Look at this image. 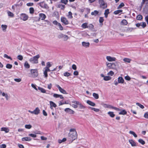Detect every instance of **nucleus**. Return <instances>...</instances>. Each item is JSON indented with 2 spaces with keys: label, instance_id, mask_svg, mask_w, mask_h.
Returning a JSON list of instances; mask_svg holds the SVG:
<instances>
[{
  "label": "nucleus",
  "instance_id": "45",
  "mask_svg": "<svg viewBox=\"0 0 148 148\" xmlns=\"http://www.w3.org/2000/svg\"><path fill=\"white\" fill-rule=\"evenodd\" d=\"M66 138H63L62 140H58V142L59 143H61L62 142H64L66 140Z\"/></svg>",
  "mask_w": 148,
  "mask_h": 148
},
{
  "label": "nucleus",
  "instance_id": "52",
  "mask_svg": "<svg viewBox=\"0 0 148 148\" xmlns=\"http://www.w3.org/2000/svg\"><path fill=\"white\" fill-rule=\"evenodd\" d=\"M69 104L68 103H67L66 101H65L64 102L62 103L61 101H60L59 102V106H60L64 104Z\"/></svg>",
  "mask_w": 148,
  "mask_h": 148
},
{
  "label": "nucleus",
  "instance_id": "17",
  "mask_svg": "<svg viewBox=\"0 0 148 148\" xmlns=\"http://www.w3.org/2000/svg\"><path fill=\"white\" fill-rule=\"evenodd\" d=\"M100 75L101 77H103V79L105 81H108L111 79L110 77L108 76H105L103 74H101Z\"/></svg>",
  "mask_w": 148,
  "mask_h": 148
},
{
  "label": "nucleus",
  "instance_id": "30",
  "mask_svg": "<svg viewBox=\"0 0 148 148\" xmlns=\"http://www.w3.org/2000/svg\"><path fill=\"white\" fill-rule=\"evenodd\" d=\"M123 60L125 62L129 63H130L131 60L129 58H125L123 59Z\"/></svg>",
  "mask_w": 148,
  "mask_h": 148
},
{
  "label": "nucleus",
  "instance_id": "5",
  "mask_svg": "<svg viewBox=\"0 0 148 148\" xmlns=\"http://www.w3.org/2000/svg\"><path fill=\"white\" fill-rule=\"evenodd\" d=\"M72 103H75L78 106L79 108L81 109H84L86 108V107L82 105L80 102L77 101H72Z\"/></svg>",
  "mask_w": 148,
  "mask_h": 148
},
{
  "label": "nucleus",
  "instance_id": "13",
  "mask_svg": "<svg viewBox=\"0 0 148 148\" xmlns=\"http://www.w3.org/2000/svg\"><path fill=\"white\" fill-rule=\"evenodd\" d=\"M56 86L58 88L60 91L62 93L64 94H67V93L65 90L62 89L58 85H56Z\"/></svg>",
  "mask_w": 148,
  "mask_h": 148
},
{
  "label": "nucleus",
  "instance_id": "58",
  "mask_svg": "<svg viewBox=\"0 0 148 148\" xmlns=\"http://www.w3.org/2000/svg\"><path fill=\"white\" fill-rule=\"evenodd\" d=\"M114 73L112 71H110L109 72H108L107 74L108 75H110L111 76H112L114 74Z\"/></svg>",
  "mask_w": 148,
  "mask_h": 148
},
{
  "label": "nucleus",
  "instance_id": "19",
  "mask_svg": "<svg viewBox=\"0 0 148 148\" xmlns=\"http://www.w3.org/2000/svg\"><path fill=\"white\" fill-rule=\"evenodd\" d=\"M39 19H41L42 20H44L46 18V15L43 13H40L39 14Z\"/></svg>",
  "mask_w": 148,
  "mask_h": 148
},
{
  "label": "nucleus",
  "instance_id": "3",
  "mask_svg": "<svg viewBox=\"0 0 148 148\" xmlns=\"http://www.w3.org/2000/svg\"><path fill=\"white\" fill-rule=\"evenodd\" d=\"M40 56L38 54L31 58L29 60V61L33 64H37L38 63V59L40 58Z\"/></svg>",
  "mask_w": 148,
  "mask_h": 148
},
{
  "label": "nucleus",
  "instance_id": "4",
  "mask_svg": "<svg viewBox=\"0 0 148 148\" xmlns=\"http://www.w3.org/2000/svg\"><path fill=\"white\" fill-rule=\"evenodd\" d=\"M31 73L29 74L30 77H37L38 75V72L37 69H31Z\"/></svg>",
  "mask_w": 148,
  "mask_h": 148
},
{
  "label": "nucleus",
  "instance_id": "46",
  "mask_svg": "<svg viewBox=\"0 0 148 148\" xmlns=\"http://www.w3.org/2000/svg\"><path fill=\"white\" fill-rule=\"evenodd\" d=\"M124 6V4L123 3H121L119 5V6L117 7L118 9H119L123 7Z\"/></svg>",
  "mask_w": 148,
  "mask_h": 148
},
{
  "label": "nucleus",
  "instance_id": "23",
  "mask_svg": "<svg viewBox=\"0 0 148 148\" xmlns=\"http://www.w3.org/2000/svg\"><path fill=\"white\" fill-rule=\"evenodd\" d=\"M124 80L121 77H119L118 78V82L119 83H123Z\"/></svg>",
  "mask_w": 148,
  "mask_h": 148
},
{
  "label": "nucleus",
  "instance_id": "26",
  "mask_svg": "<svg viewBox=\"0 0 148 148\" xmlns=\"http://www.w3.org/2000/svg\"><path fill=\"white\" fill-rule=\"evenodd\" d=\"M38 90H39L41 91V92L43 93H45L46 92V91L45 89L44 88L40 87H38Z\"/></svg>",
  "mask_w": 148,
  "mask_h": 148
},
{
  "label": "nucleus",
  "instance_id": "10",
  "mask_svg": "<svg viewBox=\"0 0 148 148\" xmlns=\"http://www.w3.org/2000/svg\"><path fill=\"white\" fill-rule=\"evenodd\" d=\"M39 5L42 8H44L47 9H48L49 8V7L44 2H42L40 3Z\"/></svg>",
  "mask_w": 148,
  "mask_h": 148
},
{
  "label": "nucleus",
  "instance_id": "11",
  "mask_svg": "<svg viewBox=\"0 0 148 148\" xmlns=\"http://www.w3.org/2000/svg\"><path fill=\"white\" fill-rule=\"evenodd\" d=\"M61 21L65 25H67L69 24V21L65 17H61Z\"/></svg>",
  "mask_w": 148,
  "mask_h": 148
},
{
  "label": "nucleus",
  "instance_id": "25",
  "mask_svg": "<svg viewBox=\"0 0 148 148\" xmlns=\"http://www.w3.org/2000/svg\"><path fill=\"white\" fill-rule=\"evenodd\" d=\"M44 70H43L44 76L45 78H47L48 76V74H47V72H48L45 69V68H44Z\"/></svg>",
  "mask_w": 148,
  "mask_h": 148
},
{
  "label": "nucleus",
  "instance_id": "44",
  "mask_svg": "<svg viewBox=\"0 0 148 148\" xmlns=\"http://www.w3.org/2000/svg\"><path fill=\"white\" fill-rule=\"evenodd\" d=\"M142 16L141 15H138L136 17V19L137 20H140L142 19Z\"/></svg>",
  "mask_w": 148,
  "mask_h": 148
},
{
  "label": "nucleus",
  "instance_id": "8",
  "mask_svg": "<svg viewBox=\"0 0 148 148\" xmlns=\"http://www.w3.org/2000/svg\"><path fill=\"white\" fill-rule=\"evenodd\" d=\"M20 19L23 21L27 20L28 18V16L25 14L22 13L21 14Z\"/></svg>",
  "mask_w": 148,
  "mask_h": 148
},
{
  "label": "nucleus",
  "instance_id": "22",
  "mask_svg": "<svg viewBox=\"0 0 148 148\" xmlns=\"http://www.w3.org/2000/svg\"><path fill=\"white\" fill-rule=\"evenodd\" d=\"M21 140L23 141H30L31 140V139L30 137H25L22 138Z\"/></svg>",
  "mask_w": 148,
  "mask_h": 148
},
{
  "label": "nucleus",
  "instance_id": "40",
  "mask_svg": "<svg viewBox=\"0 0 148 148\" xmlns=\"http://www.w3.org/2000/svg\"><path fill=\"white\" fill-rule=\"evenodd\" d=\"M7 13H8V15L9 16H10L12 17H14V14L12 13L11 12H10L9 11H8L7 12Z\"/></svg>",
  "mask_w": 148,
  "mask_h": 148
},
{
  "label": "nucleus",
  "instance_id": "36",
  "mask_svg": "<svg viewBox=\"0 0 148 148\" xmlns=\"http://www.w3.org/2000/svg\"><path fill=\"white\" fill-rule=\"evenodd\" d=\"M88 23H83L82 25V27L83 28H88Z\"/></svg>",
  "mask_w": 148,
  "mask_h": 148
},
{
  "label": "nucleus",
  "instance_id": "55",
  "mask_svg": "<svg viewBox=\"0 0 148 148\" xmlns=\"http://www.w3.org/2000/svg\"><path fill=\"white\" fill-rule=\"evenodd\" d=\"M17 58L18 59L20 60H22L23 59V57L21 55H18L17 57Z\"/></svg>",
  "mask_w": 148,
  "mask_h": 148
},
{
  "label": "nucleus",
  "instance_id": "59",
  "mask_svg": "<svg viewBox=\"0 0 148 148\" xmlns=\"http://www.w3.org/2000/svg\"><path fill=\"white\" fill-rule=\"evenodd\" d=\"M14 80L17 82H20L21 81V78H15Z\"/></svg>",
  "mask_w": 148,
  "mask_h": 148
},
{
  "label": "nucleus",
  "instance_id": "2",
  "mask_svg": "<svg viewBox=\"0 0 148 148\" xmlns=\"http://www.w3.org/2000/svg\"><path fill=\"white\" fill-rule=\"evenodd\" d=\"M120 63L119 62H117L115 63H109L107 62H106V64L107 68L109 69H116V64Z\"/></svg>",
  "mask_w": 148,
  "mask_h": 148
},
{
  "label": "nucleus",
  "instance_id": "31",
  "mask_svg": "<svg viewBox=\"0 0 148 148\" xmlns=\"http://www.w3.org/2000/svg\"><path fill=\"white\" fill-rule=\"evenodd\" d=\"M108 114L111 117H114L115 115L114 114L113 112H109L108 113Z\"/></svg>",
  "mask_w": 148,
  "mask_h": 148
},
{
  "label": "nucleus",
  "instance_id": "33",
  "mask_svg": "<svg viewBox=\"0 0 148 148\" xmlns=\"http://www.w3.org/2000/svg\"><path fill=\"white\" fill-rule=\"evenodd\" d=\"M109 13V10L108 9H107L105 10V12L104 14L105 16V17L106 18H107L108 16V15Z\"/></svg>",
  "mask_w": 148,
  "mask_h": 148
},
{
  "label": "nucleus",
  "instance_id": "15",
  "mask_svg": "<svg viewBox=\"0 0 148 148\" xmlns=\"http://www.w3.org/2000/svg\"><path fill=\"white\" fill-rule=\"evenodd\" d=\"M129 142L132 147H136L137 146L136 143L132 139L129 140Z\"/></svg>",
  "mask_w": 148,
  "mask_h": 148
},
{
  "label": "nucleus",
  "instance_id": "53",
  "mask_svg": "<svg viewBox=\"0 0 148 148\" xmlns=\"http://www.w3.org/2000/svg\"><path fill=\"white\" fill-rule=\"evenodd\" d=\"M25 127L26 128L30 129L32 128V126L30 125H25Z\"/></svg>",
  "mask_w": 148,
  "mask_h": 148
},
{
  "label": "nucleus",
  "instance_id": "18",
  "mask_svg": "<svg viewBox=\"0 0 148 148\" xmlns=\"http://www.w3.org/2000/svg\"><path fill=\"white\" fill-rule=\"evenodd\" d=\"M50 105V108L51 109H53V107L56 108L57 106L56 104L53 102L50 101H49Z\"/></svg>",
  "mask_w": 148,
  "mask_h": 148
},
{
  "label": "nucleus",
  "instance_id": "9",
  "mask_svg": "<svg viewBox=\"0 0 148 148\" xmlns=\"http://www.w3.org/2000/svg\"><path fill=\"white\" fill-rule=\"evenodd\" d=\"M136 26L138 27L141 26L143 28H144L146 26V23L145 22H141L136 24Z\"/></svg>",
  "mask_w": 148,
  "mask_h": 148
},
{
  "label": "nucleus",
  "instance_id": "48",
  "mask_svg": "<svg viewBox=\"0 0 148 148\" xmlns=\"http://www.w3.org/2000/svg\"><path fill=\"white\" fill-rule=\"evenodd\" d=\"M58 7L62 10H64L65 8V5L62 4H59L58 5Z\"/></svg>",
  "mask_w": 148,
  "mask_h": 148
},
{
  "label": "nucleus",
  "instance_id": "20",
  "mask_svg": "<svg viewBox=\"0 0 148 148\" xmlns=\"http://www.w3.org/2000/svg\"><path fill=\"white\" fill-rule=\"evenodd\" d=\"M34 111V114L35 115H38L40 112V110L38 107L36 108Z\"/></svg>",
  "mask_w": 148,
  "mask_h": 148
},
{
  "label": "nucleus",
  "instance_id": "42",
  "mask_svg": "<svg viewBox=\"0 0 148 148\" xmlns=\"http://www.w3.org/2000/svg\"><path fill=\"white\" fill-rule=\"evenodd\" d=\"M138 141L139 143L143 145L145 144V142L143 139H140L138 140Z\"/></svg>",
  "mask_w": 148,
  "mask_h": 148
},
{
  "label": "nucleus",
  "instance_id": "12",
  "mask_svg": "<svg viewBox=\"0 0 148 148\" xmlns=\"http://www.w3.org/2000/svg\"><path fill=\"white\" fill-rule=\"evenodd\" d=\"M106 59L109 62H113L115 61L116 59L115 57H112L110 56H107L106 57Z\"/></svg>",
  "mask_w": 148,
  "mask_h": 148
},
{
  "label": "nucleus",
  "instance_id": "16",
  "mask_svg": "<svg viewBox=\"0 0 148 148\" xmlns=\"http://www.w3.org/2000/svg\"><path fill=\"white\" fill-rule=\"evenodd\" d=\"M82 45L83 47L85 48H88L89 47L90 43L89 42H82Z\"/></svg>",
  "mask_w": 148,
  "mask_h": 148
},
{
  "label": "nucleus",
  "instance_id": "56",
  "mask_svg": "<svg viewBox=\"0 0 148 148\" xmlns=\"http://www.w3.org/2000/svg\"><path fill=\"white\" fill-rule=\"evenodd\" d=\"M58 26L59 27V29L60 30H62L63 29V27L60 23L58 24Z\"/></svg>",
  "mask_w": 148,
  "mask_h": 148
},
{
  "label": "nucleus",
  "instance_id": "51",
  "mask_svg": "<svg viewBox=\"0 0 148 148\" xmlns=\"http://www.w3.org/2000/svg\"><path fill=\"white\" fill-rule=\"evenodd\" d=\"M71 75V73L67 72H65L64 74V76L66 77H68L69 76H70Z\"/></svg>",
  "mask_w": 148,
  "mask_h": 148
},
{
  "label": "nucleus",
  "instance_id": "39",
  "mask_svg": "<svg viewBox=\"0 0 148 148\" xmlns=\"http://www.w3.org/2000/svg\"><path fill=\"white\" fill-rule=\"evenodd\" d=\"M127 114V112L126 111L124 110H123L122 111H121L119 113V114H123V115H125Z\"/></svg>",
  "mask_w": 148,
  "mask_h": 148
},
{
  "label": "nucleus",
  "instance_id": "47",
  "mask_svg": "<svg viewBox=\"0 0 148 148\" xmlns=\"http://www.w3.org/2000/svg\"><path fill=\"white\" fill-rule=\"evenodd\" d=\"M6 67L8 69H11L12 67V65L9 64H6Z\"/></svg>",
  "mask_w": 148,
  "mask_h": 148
},
{
  "label": "nucleus",
  "instance_id": "21",
  "mask_svg": "<svg viewBox=\"0 0 148 148\" xmlns=\"http://www.w3.org/2000/svg\"><path fill=\"white\" fill-rule=\"evenodd\" d=\"M1 131H4L6 133H8L9 131V130L8 128L7 127H2L1 128Z\"/></svg>",
  "mask_w": 148,
  "mask_h": 148
},
{
  "label": "nucleus",
  "instance_id": "37",
  "mask_svg": "<svg viewBox=\"0 0 148 148\" xmlns=\"http://www.w3.org/2000/svg\"><path fill=\"white\" fill-rule=\"evenodd\" d=\"M68 18L71 19L73 18L72 13L71 12H69L68 13V14L67 16Z\"/></svg>",
  "mask_w": 148,
  "mask_h": 148
},
{
  "label": "nucleus",
  "instance_id": "49",
  "mask_svg": "<svg viewBox=\"0 0 148 148\" xmlns=\"http://www.w3.org/2000/svg\"><path fill=\"white\" fill-rule=\"evenodd\" d=\"M51 64L50 62H48L47 63L46 66L45 68H49L51 66Z\"/></svg>",
  "mask_w": 148,
  "mask_h": 148
},
{
  "label": "nucleus",
  "instance_id": "43",
  "mask_svg": "<svg viewBox=\"0 0 148 148\" xmlns=\"http://www.w3.org/2000/svg\"><path fill=\"white\" fill-rule=\"evenodd\" d=\"M29 13L31 14L34 13V8L32 7H31L29 8Z\"/></svg>",
  "mask_w": 148,
  "mask_h": 148
},
{
  "label": "nucleus",
  "instance_id": "60",
  "mask_svg": "<svg viewBox=\"0 0 148 148\" xmlns=\"http://www.w3.org/2000/svg\"><path fill=\"white\" fill-rule=\"evenodd\" d=\"M61 2L65 4H66L68 2V0H61Z\"/></svg>",
  "mask_w": 148,
  "mask_h": 148
},
{
  "label": "nucleus",
  "instance_id": "61",
  "mask_svg": "<svg viewBox=\"0 0 148 148\" xmlns=\"http://www.w3.org/2000/svg\"><path fill=\"white\" fill-rule=\"evenodd\" d=\"M28 136L33 138H35L36 137V134H29Z\"/></svg>",
  "mask_w": 148,
  "mask_h": 148
},
{
  "label": "nucleus",
  "instance_id": "41",
  "mask_svg": "<svg viewBox=\"0 0 148 148\" xmlns=\"http://www.w3.org/2000/svg\"><path fill=\"white\" fill-rule=\"evenodd\" d=\"M94 26L92 24H90L88 26V28H89L91 29H94Z\"/></svg>",
  "mask_w": 148,
  "mask_h": 148
},
{
  "label": "nucleus",
  "instance_id": "7",
  "mask_svg": "<svg viewBox=\"0 0 148 148\" xmlns=\"http://www.w3.org/2000/svg\"><path fill=\"white\" fill-rule=\"evenodd\" d=\"M58 38H62L65 41L67 40L69 38L68 36L62 34H59L58 36Z\"/></svg>",
  "mask_w": 148,
  "mask_h": 148
},
{
  "label": "nucleus",
  "instance_id": "34",
  "mask_svg": "<svg viewBox=\"0 0 148 148\" xmlns=\"http://www.w3.org/2000/svg\"><path fill=\"white\" fill-rule=\"evenodd\" d=\"M122 11L123 10H118L114 11V14H117L122 12Z\"/></svg>",
  "mask_w": 148,
  "mask_h": 148
},
{
  "label": "nucleus",
  "instance_id": "50",
  "mask_svg": "<svg viewBox=\"0 0 148 148\" xmlns=\"http://www.w3.org/2000/svg\"><path fill=\"white\" fill-rule=\"evenodd\" d=\"M136 104L137 105L139 106L142 109H143L144 108V107L143 105L138 103H136Z\"/></svg>",
  "mask_w": 148,
  "mask_h": 148
},
{
  "label": "nucleus",
  "instance_id": "38",
  "mask_svg": "<svg viewBox=\"0 0 148 148\" xmlns=\"http://www.w3.org/2000/svg\"><path fill=\"white\" fill-rule=\"evenodd\" d=\"M129 133L131 134H132L133 135L134 137L135 138L137 137V135L136 134V133L133 131H130L129 132Z\"/></svg>",
  "mask_w": 148,
  "mask_h": 148
},
{
  "label": "nucleus",
  "instance_id": "6",
  "mask_svg": "<svg viewBox=\"0 0 148 148\" xmlns=\"http://www.w3.org/2000/svg\"><path fill=\"white\" fill-rule=\"evenodd\" d=\"M99 2L101 8L104 9L107 7V3L103 0H99Z\"/></svg>",
  "mask_w": 148,
  "mask_h": 148
},
{
  "label": "nucleus",
  "instance_id": "35",
  "mask_svg": "<svg viewBox=\"0 0 148 148\" xmlns=\"http://www.w3.org/2000/svg\"><path fill=\"white\" fill-rule=\"evenodd\" d=\"M92 95L93 97L96 99H97L99 98V96L98 94L95 93H93L92 94Z\"/></svg>",
  "mask_w": 148,
  "mask_h": 148
},
{
  "label": "nucleus",
  "instance_id": "54",
  "mask_svg": "<svg viewBox=\"0 0 148 148\" xmlns=\"http://www.w3.org/2000/svg\"><path fill=\"white\" fill-rule=\"evenodd\" d=\"M134 29V28H131L129 27L127 29V31L128 32H131L133 29Z\"/></svg>",
  "mask_w": 148,
  "mask_h": 148
},
{
  "label": "nucleus",
  "instance_id": "63",
  "mask_svg": "<svg viewBox=\"0 0 148 148\" xmlns=\"http://www.w3.org/2000/svg\"><path fill=\"white\" fill-rule=\"evenodd\" d=\"M104 21V19L102 17H100L99 19V22L100 23H102Z\"/></svg>",
  "mask_w": 148,
  "mask_h": 148
},
{
  "label": "nucleus",
  "instance_id": "64",
  "mask_svg": "<svg viewBox=\"0 0 148 148\" xmlns=\"http://www.w3.org/2000/svg\"><path fill=\"white\" fill-rule=\"evenodd\" d=\"M6 100H8L10 98V96L8 95L7 93H6L5 96Z\"/></svg>",
  "mask_w": 148,
  "mask_h": 148
},
{
  "label": "nucleus",
  "instance_id": "28",
  "mask_svg": "<svg viewBox=\"0 0 148 148\" xmlns=\"http://www.w3.org/2000/svg\"><path fill=\"white\" fill-rule=\"evenodd\" d=\"M121 24L122 25H125L127 24V22L126 20L123 19L121 21Z\"/></svg>",
  "mask_w": 148,
  "mask_h": 148
},
{
  "label": "nucleus",
  "instance_id": "14",
  "mask_svg": "<svg viewBox=\"0 0 148 148\" xmlns=\"http://www.w3.org/2000/svg\"><path fill=\"white\" fill-rule=\"evenodd\" d=\"M64 111L66 112L69 113L70 114H73L75 112L74 111L69 108H65L64 109Z\"/></svg>",
  "mask_w": 148,
  "mask_h": 148
},
{
  "label": "nucleus",
  "instance_id": "62",
  "mask_svg": "<svg viewBox=\"0 0 148 148\" xmlns=\"http://www.w3.org/2000/svg\"><path fill=\"white\" fill-rule=\"evenodd\" d=\"M31 86L32 88H34L35 90H38V88L37 89L36 87V85H34L33 84H32Z\"/></svg>",
  "mask_w": 148,
  "mask_h": 148
},
{
  "label": "nucleus",
  "instance_id": "57",
  "mask_svg": "<svg viewBox=\"0 0 148 148\" xmlns=\"http://www.w3.org/2000/svg\"><path fill=\"white\" fill-rule=\"evenodd\" d=\"M4 57V58H7L8 59H10L11 60H12V59L10 57V56H9L7 55L6 54H4V56H3Z\"/></svg>",
  "mask_w": 148,
  "mask_h": 148
},
{
  "label": "nucleus",
  "instance_id": "29",
  "mask_svg": "<svg viewBox=\"0 0 148 148\" xmlns=\"http://www.w3.org/2000/svg\"><path fill=\"white\" fill-rule=\"evenodd\" d=\"M24 67L27 68L29 69L30 68V65L27 61H26L24 64Z\"/></svg>",
  "mask_w": 148,
  "mask_h": 148
},
{
  "label": "nucleus",
  "instance_id": "32",
  "mask_svg": "<svg viewBox=\"0 0 148 148\" xmlns=\"http://www.w3.org/2000/svg\"><path fill=\"white\" fill-rule=\"evenodd\" d=\"M99 13V12L97 10H94L93 12L91 13V15H92L96 16Z\"/></svg>",
  "mask_w": 148,
  "mask_h": 148
},
{
  "label": "nucleus",
  "instance_id": "27",
  "mask_svg": "<svg viewBox=\"0 0 148 148\" xmlns=\"http://www.w3.org/2000/svg\"><path fill=\"white\" fill-rule=\"evenodd\" d=\"M1 27L2 28V30L3 32H5L7 28V26L6 25H2Z\"/></svg>",
  "mask_w": 148,
  "mask_h": 148
},
{
  "label": "nucleus",
  "instance_id": "24",
  "mask_svg": "<svg viewBox=\"0 0 148 148\" xmlns=\"http://www.w3.org/2000/svg\"><path fill=\"white\" fill-rule=\"evenodd\" d=\"M86 103L92 106H95V103L90 100H87Z\"/></svg>",
  "mask_w": 148,
  "mask_h": 148
},
{
  "label": "nucleus",
  "instance_id": "1",
  "mask_svg": "<svg viewBox=\"0 0 148 148\" xmlns=\"http://www.w3.org/2000/svg\"><path fill=\"white\" fill-rule=\"evenodd\" d=\"M68 137V139L71 143H72L74 140L77 138V134L75 129L71 128L70 130Z\"/></svg>",
  "mask_w": 148,
  "mask_h": 148
}]
</instances>
